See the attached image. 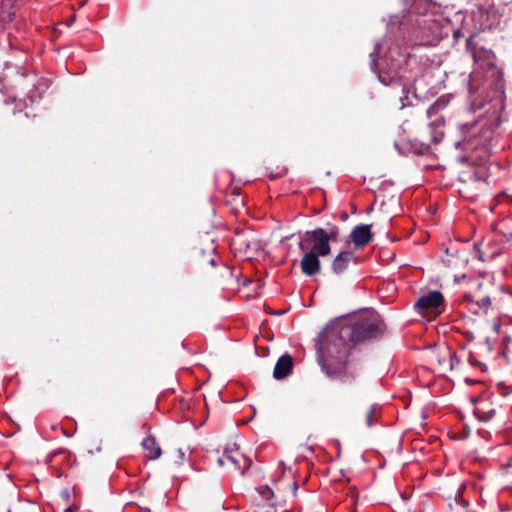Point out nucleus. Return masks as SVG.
I'll use <instances>...</instances> for the list:
<instances>
[{"instance_id": "12", "label": "nucleus", "mask_w": 512, "mask_h": 512, "mask_svg": "<svg viewBox=\"0 0 512 512\" xmlns=\"http://www.w3.org/2000/svg\"><path fill=\"white\" fill-rule=\"evenodd\" d=\"M476 301H477V303H479L482 306H487L490 304V299H489V297H486V296L482 297L481 299H477Z\"/></svg>"}, {"instance_id": "7", "label": "nucleus", "mask_w": 512, "mask_h": 512, "mask_svg": "<svg viewBox=\"0 0 512 512\" xmlns=\"http://www.w3.org/2000/svg\"><path fill=\"white\" fill-rule=\"evenodd\" d=\"M371 238L372 233L370 225L356 226L350 234L351 242L355 245L356 248L364 247L369 243Z\"/></svg>"}, {"instance_id": "3", "label": "nucleus", "mask_w": 512, "mask_h": 512, "mask_svg": "<svg viewBox=\"0 0 512 512\" xmlns=\"http://www.w3.org/2000/svg\"><path fill=\"white\" fill-rule=\"evenodd\" d=\"M218 462L220 466H224L229 462L232 467L238 469L249 467L248 459L241 453L240 446L235 441L227 443L223 457L219 458Z\"/></svg>"}, {"instance_id": "14", "label": "nucleus", "mask_w": 512, "mask_h": 512, "mask_svg": "<svg viewBox=\"0 0 512 512\" xmlns=\"http://www.w3.org/2000/svg\"><path fill=\"white\" fill-rule=\"evenodd\" d=\"M328 235L330 236V240H334L337 237V232L333 231V232H331V234H328Z\"/></svg>"}, {"instance_id": "6", "label": "nucleus", "mask_w": 512, "mask_h": 512, "mask_svg": "<svg viewBox=\"0 0 512 512\" xmlns=\"http://www.w3.org/2000/svg\"><path fill=\"white\" fill-rule=\"evenodd\" d=\"M300 248L305 252L300 262L302 272L307 276L317 274L321 268L319 256L314 252H308L304 242L300 243Z\"/></svg>"}, {"instance_id": "13", "label": "nucleus", "mask_w": 512, "mask_h": 512, "mask_svg": "<svg viewBox=\"0 0 512 512\" xmlns=\"http://www.w3.org/2000/svg\"><path fill=\"white\" fill-rule=\"evenodd\" d=\"M492 328H493V330H494L495 332H499V330H500V324H499V322H498V321H495V322L493 323V325H492Z\"/></svg>"}, {"instance_id": "11", "label": "nucleus", "mask_w": 512, "mask_h": 512, "mask_svg": "<svg viewBox=\"0 0 512 512\" xmlns=\"http://www.w3.org/2000/svg\"><path fill=\"white\" fill-rule=\"evenodd\" d=\"M185 457L184 452L181 449H176L171 456V460L175 463L181 462Z\"/></svg>"}, {"instance_id": "10", "label": "nucleus", "mask_w": 512, "mask_h": 512, "mask_svg": "<svg viewBox=\"0 0 512 512\" xmlns=\"http://www.w3.org/2000/svg\"><path fill=\"white\" fill-rule=\"evenodd\" d=\"M351 260V253L341 252L339 253L332 263L333 271L340 274L346 270Z\"/></svg>"}, {"instance_id": "5", "label": "nucleus", "mask_w": 512, "mask_h": 512, "mask_svg": "<svg viewBox=\"0 0 512 512\" xmlns=\"http://www.w3.org/2000/svg\"><path fill=\"white\" fill-rule=\"evenodd\" d=\"M306 236L313 239V246L309 252H314L317 256H327L331 253L329 245L330 236L323 229L319 228L312 232H308Z\"/></svg>"}, {"instance_id": "8", "label": "nucleus", "mask_w": 512, "mask_h": 512, "mask_svg": "<svg viewBox=\"0 0 512 512\" xmlns=\"http://www.w3.org/2000/svg\"><path fill=\"white\" fill-rule=\"evenodd\" d=\"M292 367H293V362H292L291 356L288 354L282 355L278 359V361L274 367V371H273L274 378L277 380H280V379L287 377L291 373Z\"/></svg>"}, {"instance_id": "4", "label": "nucleus", "mask_w": 512, "mask_h": 512, "mask_svg": "<svg viewBox=\"0 0 512 512\" xmlns=\"http://www.w3.org/2000/svg\"><path fill=\"white\" fill-rule=\"evenodd\" d=\"M453 358L454 353L448 347L443 346L431 353L430 362L439 373L445 375L454 368Z\"/></svg>"}, {"instance_id": "9", "label": "nucleus", "mask_w": 512, "mask_h": 512, "mask_svg": "<svg viewBox=\"0 0 512 512\" xmlns=\"http://www.w3.org/2000/svg\"><path fill=\"white\" fill-rule=\"evenodd\" d=\"M142 447L146 452V457L155 460L161 456V448L152 436H147L142 441Z\"/></svg>"}, {"instance_id": "17", "label": "nucleus", "mask_w": 512, "mask_h": 512, "mask_svg": "<svg viewBox=\"0 0 512 512\" xmlns=\"http://www.w3.org/2000/svg\"><path fill=\"white\" fill-rule=\"evenodd\" d=\"M265 493H267V495H268V494H269V495H270V494H272V492H271V490H270L269 488H266Z\"/></svg>"}, {"instance_id": "2", "label": "nucleus", "mask_w": 512, "mask_h": 512, "mask_svg": "<svg viewBox=\"0 0 512 512\" xmlns=\"http://www.w3.org/2000/svg\"><path fill=\"white\" fill-rule=\"evenodd\" d=\"M444 297L439 291H430L422 295L415 304L418 313L432 320L440 315L443 311Z\"/></svg>"}, {"instance_id": "1", "label": "nucleus", "mask_w": 512, "mask_h": 512, "mask_svg": "<svg viewBox=\"0 0 512 512\" xmlns=\"http://www.w3.org/2000/svg\"><path fill=\"white\" fill-rule=\"evenodd\" d=\"M385 330V324L379 316L372 315L362 321L353 330L344 328L341 331V339L338 340L334 334L323 337L318 345V361L323 371L329 376L339 375L347 357V347L343 343L345 337L350 336L351 341L360 342L377 336Z\"/></svg>"}, {"instance_id": "16", "label": "nucleus", "mask_w": 512, "mask_h": 512, "mask_svg": "<svg viewBox=\"0 0 512 512\" xmlns=\"http://www.w3.org/2000/svg\"><path fill=\"white\" fill-rule=\"evenodd\" d=\"M292 488L294 489V491H296V490H297V488H298L297 483H293V484H292Z\"/></svg>"}, {"instance_id": "15", "label": "nucleus", "mask_w": 512, "mask_h": 512, "mask_svg": "<svg viewBox=\"0 0 512 512\" xmlns=\"http://www.w3.org/2000/svg\"><path fill=\"white\" fill-rule=\"evenodd\" d=\"M63 512H74V511H73L72 507H68Z\"/></svg>"}]
</instances>
